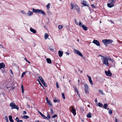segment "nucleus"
Returning <instances> with one entry per match:
<instances>
[{
	"label": "nucleus",
	"instance_id": "obj_31",
	"mask_svg": "<svg viewBox=\"0 0 122 122\" xmlns=\"http://www.w3.org/2000/svg\"><path fill=\"white\" fill-rule=\"evenodd\" d=\"M27 72L25 71L24 72H23L22 74L21 77L22 78L23 77V76L24 75H25L26 73Z\"/></svg>",
	"mask_w": 122,
	"mask_h": 122
},
{
	"label": "nucleus",
	"instance_id": "obj_56",
	"mask_svg": "<svg viewBox=\"0 0 122 122\" xmlns=\"http://www.w3.org/2000/svg\"><path fill=\"white\" fill-rule=\"evenodd\" d=\"M115 122H121L118 121L116 118L115 119Z\"/></svg>",
	"mask_w": 122,
	"mask_h": 122
},
{
	"label": "nucleus",
	"instance_id": "obj_36",
	"mask_svg": "<svg viewBox=\"0 0 122 122\" xmlns=\"http://www.w3.org/2000/svg\"><path fill=\"white\" fill-rule=\"evenodd\" d=\"M62 95L63 98V99H65V97L64 94L63 93H62Z\"/></svg>",
	"mask_w": 122,
	"mask_h": 122
},
{
	"label": "nucleus",
	"instance_id": "obj_1",
	"mask_svg": "<svg viewBox=\"0 0 122 122\" xmlns=\"http://www.w3.org/2000/svg\"><path fill=\"white\" fill-rule=\"evenodd\" d=\"M101 56L102 57V59L103 64L107 66H108L110 65V64L108 62L109 61H111L112 63H115L114 60L110 57H105L102 56Z\"/></svg>",
	"mask_w": 122,
	"mask_h": 122
},
{
	"label": "nucleus",
	"instance_id": "obj_48",
	"mask_svg": "<svg viewBox=\"0 0 122 122\" xmlns=\"http://www.w3.org/2000/svg\"><path fill=\"white\" fill-rule=\"evenodd\" d=\"M15 120H16L17 122H18L19 121V118L18 117H16V118Z\"/></svg>",
	"mask_w": 122,
	"mask_h": 122
},
{
	"label": "nucleus",
	"instance_id": "obj_47",
	"mask_svg": "<svg viewBox=\"0 0 122 122\" xmlns=\"http://www.w3.org/2000/svg\"><path fill=\"white\" fill-rule=\"evenodd\" d=\"M91 6L93 8H95V7L93 4H92L91 5Z\"/></svg>",
	"mask_w": 122,
	"mask_h": 122
},
{
	"label": "nucleus",
	"instance_id": "obj_34",
	"mask_svg": "<svg viewBox=\"0 0 122 122\" xmlns=\"http://www.w3.org/2000/svg\"><path fill=\"white\" fill-rule=\"evenodd\" d=\"M26 99L28 101L30 102L31 99L29 97H25Z\"/></svg>",
	"mask_w": 122,
	"mask_h": 122
},
{
	"label": "nucleus",
	"instance_id": "obj_59",
	"mask_svg": "<svg viewBox=\"0 0 122 122\" xmlns=\"http://www.w3.org/2000/svg\"><path fill=\"white\" fill-rule=\"evenodd\" d=\"M39 83L40 85L41 86H42L43 87L40 82Z\"/></svg>",
	"mask_w": 122,
	"mask_h": 122
},
{
	"label": "nucleus",
	"instance_id": "obj_3",
	"mask_svg": "<svg viewBox=\"0 0 122 122\" xmlns=\"http://www.w3.org/2000/svg\"><path fill=\"white\" fill-rule=\"evenodd\" d=\"M102 42L105 45H107L108 44L112 43L113 41L112 39H104L102 40Z\"/></svg>",
	"mask_w": 122,
	"mask_h": 122
},
{
	"label": "nucleus",
	"instance_id": "obj_39",
	"mask_svg": "<svg viewBox=\"0 0 122 122\" xmlns=\"http://www.w3.org/2000/svg\"><path fill=\"white\" fill-rule=\"evenodd\" d=\"M5 119L6 120L7 122H9L8 118L7 116H5Z\"/></svg>",
	"mask_w": 122,
	"mask_h": 122
},
{
	"label": "nucleus",
	"instance_id": "obj_49",
	"mask_svg": "<svg viewBox=\"0 0 122 122\" xmlns=\"http://www.w3.org/2000/svg\"><path fill=\"white\" fill-rule=\"evenodd\" d=\"M47 117L48 118H50V115L48 114V115H47Z\"/></svg>",
	"mask_w": 122,
	"mask_h": 122
},
{
	"label": "nucleus",
	"instance_id": "obj_51",
	"mask_svg": "<svg viewBox=\"0 0 122 122\" xmlns=\"http://www.w3.org/2000/svg\"><path fill=\"white\" fill-rule=\"evenodd\" d=\"M10 70L11 73L12 74V75H13V72L12 71L11 69H10Z\"/></svg>",
	"mask_w": 122,
	"mask_h": 122
},
{
	"label": "nucleus",
	"instance_id": "obj_9",
	"mask_svg": "<svg viewBox=\"0 0 122 122\" xmlns=\"http://www.w3.org/2000/svg\"><path fill=\"white\" fill-rule=\"evenodd\" d=\"M79 26L80 27H82L83 28L84 30H87L88 28L86 26L84 25H82V24L79 21Z\"/></svg>",
	"mask_w": 122,
	"mask_h": 122
},
{
	"label": "nucleus",
	"instance_id": "obj_54",
	"mask_svg": "<svg viewBox=\"0 0 122 122\" xmlns=\"http://www.w3.org/2000/svg\"><path fill=\"white\" fill-rule=\"evenodd\" d=\"M41 82H42V83L43 84H44V83H45L44 80H43V81H42Z\"/></svg>",
	"mask_w": 122,
	"mask_h": 122
},
{
	"label": "nucleus",
	"instance_id": "obj_25",
	"mask_svg": "<svg viewBox=\"0 0 122 122\" xmlns=\"http://www.w3.org/2000/svg\"><path fill=\"white\" fill-rule=\"evenodd\" d=\"M22 117L24 119H27L29 118V117L27 115H24Z\"/></svg>",
	"mask_w": 122,
	"mask_h": 122
},
{
	"label": "nucleus",
	"instance_id": "obj_60",
	"mask_svg": "<svg viewBox=\"0 0 122 122\" xmlns=\"http://www.w3.org/2000/svg\"><path fill=\"white\" fill-rule=\"evenodd\" d=\"M95 102H97V98H96L95 99Z\"/></svg>",
	"mask_w": 122,
	"mask_h": 122
},
{
	"label": "nucleus",
	"instance_id": "obj_50",
	"mask_svg": "<svg viewBox=\"0 0 122 122\" xmlns=\"http://www.w3.org/2000/svg\"><path fill=\"white\" fill-rule=\"evenodd\" d=\"M26 114V112L25 111H23V115Z\"/></svg>",
	"mask_w": 122,
	"mask_h": 122
},
{
	"label": "nucleus",
	"instance_id": "obj_42",
	"mask_svg": "<svg viewBox=\"0 0 122 122\" xmlns=\"http://www.w3.org/2000/svg\"><path fill=\"white\" fill-rule=\"evenodd\" d=\"M57 117V115L56 114L55 115H54L53 116H52V118H54L55 117Z\"/></svg>",
	"mask_w": 122,
	"mask_h": 122
},
{
	"label": "nucleus",
	"instance_id": "obj_28",
	"mask_svg": "<svg viewBox=\"0 0 122 122\" xmlns=\"http://www.w3.org/2000/svg\"><path fill=\"white\" fill-rule=\"evenodd\" d=\"M107 103H106L104 104V106H103V107L104 109H106L107 108Z\"/></svg>",
	"mask_w": 122,
	"mask_h": 122
},
{
	"label": "nucleus",
	"instance_id": "obj_41",
	"mask_svg": "<svg viewBox=\"0 0 122 122\" xmlns=\"http://www.w3.org/2000/svg\"><path fill=\"white\" fill-rule=\"evenodd\" d=\"M42 116L45 119H46L47 118V117L44 115H43H43Z\"/></svg>",
	"mask_w": 122,
	"mask_h": 122
},
{
	"label": "nucleus",
	"instance_id": "obj_27",
	"mask_svg": "<svg viewBox=\"0 0 122 122\" xmlns=\"http://www.w3.org/2000/svg\"><path fill=\"white\" fill-rule=\"evenodd\" d=\"M20 12L22 14L24 15H26V13L24 10H21Z\"/></svg>",
	"mask_w": 122,
	"mask_h": 122
},
{
	"label": "nucleus",
	"instance_id": "obj_33",
	"mask_svg": "<svg viewBox=\"0 0 122 122\" xmlns=\"http://www.w3.org/2000/svg\"><path fill=\"white\" fill-rule=\"evenodd\" d=\"M21 88L22 90V93H23L24 92V87L22 85H21Z\"/></svg>",
	"mask_w": 122,
	"mask_h": 122
},
{
	"label": "nucleus",
	"instance_id": "obj_37",
	"mask_svg": "<svg viewBox=\"0 0 122 122\" xmlns=\"http://www.w3.org/2000/svg\"><path fill=\"white\" fill-rule=\"evenodd\" d=\"M99 92L101 94H102V95H104V94L103 93V92L102 91V90H99Z\"/></svg>",
	"mask_w": 122,
	"mask_h": 122
},
{
	"label": "nucleus",
	"instance_id": "obj_11",
	"mask_svg": "<svg viewBox=\"0 0 122 122\" xmlns=\"http://www.w3.org/2000/svg\"><path fill=\"white\" fill-rule=\"evenodd\" d=\"M94 44L98 46H100V44L99 42L97 40H94L92 42Z\"/></svg>",
	"mask_w": 122,
	"mask_h": 122
},
{
	"label": "nucleus",
	"instance_id": "obj_26",
	"mask_svg": "<svg viewBox=\"0 0 122 122\" xmlns=\"http://www.w3.org/2000/svg\"><path fill=\"white\" fill-rule=\"evenodd\" d=\"M47 102L48 104L51 106H52V103L51 102V101H49Z\"/></svg>",
	"mask_w": 122,
	"mask_h": 122
},
{
	"label": "nucleus",
	"instance_id": "obj_23",
	"mask_svg": "<svg viewBox=\"0 0 122 122\" xmlns=\"http://www.w3.org/2000/svg\"><path fill=\"white\" fill-rule=\"evenodd\" d=\"M87 117L88 118H90L92 117L91 114L90 112L89 113L86 115Z\"/></svg>",
	"mask_w": 122,
	"mask_h": 122
},
{
	"label": "nucleus",
	"instance_id": "obj_61",
	"mask_svg": "<svg viewBox=\"0 0 122 122\" xmlns=\"http://www.w3.org/2000/svg\"><path fill=\"white\" fill-rule=\"evenodd\" d=\"M66 53L67 54V55H69V53L68 52H66Z\"/></svg>",
	"mask_w": 122,
	"mask_h": 122
},
{
	"label": "nucleus",
	"instance_id": "obj_30",
	"mask_svg": "<svg viewBox=\"0 0 122 122\" xmlns=\"http://www.w3.org/2000/svg\"><path fill=\"white\" fill-rule=\"evenodd\" d=\"M98 105L99 106L101 107H102L103 106V105L102 104V103H98Z\"/></svg>",
	"mask_w": 122,
	"mask_h": 122
},
{
	"label": "nucleus",
	"instance_id": "obj_64",
	"mask_svg": "<svg viewBox=\"0 0 122 122\" xmlns=\"http://www.w3.org/2000/svg\"><path fill=\"white\" fill-rule=\"evenodd\" d=\"M35 122H39L38 120H36L35 121Z\"/></svg>",
	"mask_w": 122,
	"mask_h": 122
},
{
	"label": "nucleus",
	"instance_id": "obj_44",
	"mask_svg": "<svg viewBox=\"0 0 122 122\" xmlns=\"http://www.w3.org/2000/svg\"><path fill=\"white\" fill-rule=\"evenodd\" d=\"M48 14L49 15H51L52 14V13L50 11H48L47 12Z\"/></svg>",
	"mask_w": 122,
	"mask_h": 122
},
{
	"label": "nucleus",
	"instance_id": "obj_10",
	"mask_svg": "<svg viewBox=\"0 0 122 122\" xmlns=\"http://www.w3.org/2000/svg\"><path fill=\"white\" fill-rule=\"evenodd\" d=\"M84 89L86 93L88 94L89 93V91L88 90V86L87 84L84 85Z\"/></svg>",
	"mask_w": 122,
	"mask_h": 122
},
{
	"label": "nucleus",
	"instance_id": "obj_6",
	"mask_svg": "<svg viewBox=\"0 0 122 122\" xmlns=\"http://www.w3.org/2000/svg\"><path fill=\"white\" fill-rule=\"evenodd\" d=\"M71 9H73L74 8L76 10L77 12H79L80 9L77 5L75 4L74 5H73L71 3Z\"/></svg>",
	"mask_w": 122,
	"mask_h": 122
},
{
	"label": "nucleus",
	"instance_id": "obj_20",
	"mask_svg": "<svg viewBox=\"0 0 122 122\" xmlns=\"http://www.w3.org/2000/svg\"><path fill=\"white\" fill-rule=\"evenodd\" d=\"M9 120L11 122H13L14 120L12 119V117L11 115H10L9 116Z\"/></svg>",
	"mask_w": 122,
	"mask_h": 122
},
{
	"label": "nucleus",
	"instance_id": "obj_43",
	"mask_svg": "<svg viewBox=\"0 0 122 122\" xmlns=\"http://www.w3.org/2000/svg\"><path fill=\"white\" fill-rule=\"evenodd\" d=\"M44 86L46 87H47V84L46 83H44V84H43Z\"/></svg>",
	"mask_w": 122,
	"mask_h": 122
},
{
	"label": "nucleus",
	"instance_id": "obj_53",
	"mask_svg": "<svg viewBox=\"0 0 122 122\" xmlns=\"http://www.w3.org/2000/svg\"><path fill=\"white\" fill-rule=\"evenodd\" d=\"M109 22H111L112 23H114V22L113 21H112L111 20H109Z\"/></svg>",
	"mask_w": 122,
	"mask_h": 122
},
{
	"label": "nucleus",
	"instance_id": "obj_22",
	"mask_svg": "<svg viewBox=\"0 0 122 122\" xmlns=\"http://www.w3.org/2000/svg\"><path fill=\"white\" fill-rule=\"evenodd\" d=\"M79 21H80L79 20H77L76 19H75V23L76 25H79Z\"/></svg>",
	"mask_w": 122,
	"mask_h": 122
},
{
	"label": "nucleus",
	"instance_id": "obj_15",
	"mask_svg": "<svg viewBox=\"0 0 122 122\" xmlns=\"http://www.w3.org/2000/svg\"><path fill=\"white\" fill-rule=\"evenodd\" d=\"M87 76L88 77V78L89 79V81L90 83L91 84L93 85V83L92 82V80L91 79V77L90 76H88V75H87Z\"/></svg>",
	"mask_w": 122,
	"mask_h": 122
},
{
	"label": "nucleus",
	"instance_id": "obj_5",
	"mask_svg": "<svg viewBox=\"0 0 122 122\" xmlns=\"http://www.w3.org/2000/svg\"><path fill=\"white\" fill-rule=\"evenodd\" d=\"M9 105L12 109H17L18 110L19 108L16 105H15V103L11 102Z\"/></svg>",
	"mask_w": 122,
	"mask_h": 122
},
{
	"label": "nucleus",
	"instance_id": "obj_7",
	"mask_svg": "<svg viewBox=\"0 0 122 122\" xmlns=\"http://www.w3.org/2000/svg\"><path fill=\"white\" fill-rule=\"evenodd\" d=\"M70 112H72L74 115L75 116L76 115V110L74 108L73 106H71L69 108Z\"/></svg>",
	"mask_w": 122,
	"mask_h": 122
},
{
	"label": "nucleus",
	"instance_id": "obj_52",
	"mask_svg": "<svg viewBox=\"0 0 122 122\" xmlns=\"http://www.w3.org/2000/svg\"><path fill=\"white\" fill-rule=\"evenodd\" d=\"M38 112L39 113V114H40V115L42 116L43 114H42L39 111H38Z\"/></svg>",
	"mask_w": 122,
	"mask_h": 122
},
{
	"label": "nucleus",
	"instance_id": "obj_29",
	"mask_svg": "<svg viewBox=\"0 0 122 122\" xmlns=\"http://www.w3.org/2000/svg\"><path fill=\"white\" fill-rule=\"evenodd\" d=\"M50 3H49L48 4L46 5V7L48 9H49L50 8Z\"/></svg>",
	"mask_w": 122,
	"mask_h": 122
},
{
	"label": "nucleus",
	"instance_id": "obj_17",
	"mask_svg": "<svg viewBox=\"0 0 122 122\" xmlns=\"http://www.w3.org/2000/svg\"><path fill=\"white\" fill-rule=\"evenodd\" d=\"M58 53L59 56L61 57L62 56L63 52L62 51H59L58 52Z\"/></svg>",
	"mask_w": 122,
	"mask_h": 122
},
{
	"label": "nucleus",
	"instance_id": "obj_8",
	"mask_svg": "<svg viewBox=\"0 0 122 122\" xmlns=\"http://www.w3.org/2000/svg\"><path fill=\"white\" fill-rule=\"evenodd\" d=\"M73 50L74 52L75 53L77 54L82 58H84L82 54L78 50L75 49Z\"/></svg>",
	"mask_w": 122,
	"mask_h": 122
},
{
	"label": "nucleus",
	"instance_id": "obj_14",
	"mask_svg": "<svg viewBox=\"0 0 122 122\" xmlns=\"http://www.w3.org/2000/svg\"><path fill=\"white\" fill-rule=\"evenodd\" d=\"M82 4L84 6H88L89 5L87 4V2L86 1L83 0L82 2Z\"/></svg>",
	"mask_w": 122,
	"mask_h": 122
},
{
	"label": "nucleus",
	"instance_id": "obj_24",
	"mask_svg": "<svg viewBox=\"0 0 122 122\" xmlns=\"http://www.w3.org/2000/svg\"><path fill=\"white\" fill-rule=\"evenodd\" d=\"M73 88L74 89L75 91L77 93L78 95H79L78 94V91L77 90V88L75 86L73 87Z\"/></svg>",
	"mask_w": 122,
	"mask_h": 122
},
{
	"label": "nucleus",
	"instance_id": "obj_63",
	"mask_svg": "<svg viewBox=\"0 0 122 122\" xmlns=\"http://www.w3.org/2000/svg\"><path fill=\"white\" fill-rule=\"evenodd\" d=\"M0 48L2 47V48H3V46L1 45H0Z\"/></svg>",
	"mask_w": 122,
	"mask_h": 122
},
{
	"label": "nucleus",
	"instance_id": "obj_38",
	"mask_svg": "<svg viewBox=\"0 0 122 122\" xmlns=\"http://www.w3.org/2000/svg\"><path fill=\"white\" fill-rule=\"evenodd\" d=\"M109 109V113L110 114H112V110L109 109V108L108 109Z\"/></svg>",
	"mask_w": 122,
	"mask_h": 122
},
{
	"label": "nucleus",
	"instance_id": "obj_21",
	"mask_svg": "<svg viewBox=\"0 0 122 122\" xmlns=\"http://www.w3.org/2000/svg\"><path fill=\"white\" fill-rule=\"evenodd\" d=\"M46 60L48 63L50 64L51 62V60L50 58H47Z\"/></svg>",
	"mask_w": 122,
	"mask_h": 122
},
{
	"label": "nucleus",
	"instance_id": "obj_55",
	"mask_svg": "<svg viewBox=\"0 0 122 122\" xmlns=\"http://www.w3.org/2000/svg\"><path fill=\"white\" fill-rule=\"evenodd\" d=\"M46 102H47L49 101V100L48 99V97H47L46 98Z\"/></svg>",
	"mask_w": 122,
	"mask_h": 122
},
{
	"label": "nucleus",
	"instance_id": "obj_12",
	"mask_svg": "<svg viewBox=\"0 0 122 122\" xmlns=\"http://www.w3.org/2000/svg\"><path fill=\"white\" fill-rule=\"evenodd\" d=\"M105 72L107 76H111L112 75L110 71L109 70H108L107 71H105Z\"/></svg>",
	"mask_w": 122,
	"mask_h": 122
},
{
	"label": "nucleus",
	"instance_id": "obj_2",
	"mask_svg": "<svg viewBox=\"0 0 122 122\" xmlns=\"http://www.w3.org/2000/svg\"><path fill=\"white\" fill-rule=\"evenodd\" d=\"M32 10L33 12L41 13L44 15H46L45 13L42 10L38 9H35L34 8H32Z\"/></svg>",
	"mask_w": 122,
	"mask_h": 122
},
{
	"label": "nucleus",
	"instance_id": "obj_62",
	"mask_svg": "<svg viewBox=\"0 0 122 122\" xmlns=\"http://www.w3.org/2000/svg\"><path fill=\"white\" fill-rule=\"evenodd\" d=\"M18 122H22V120H19Z\"/></svg>",
	"mask_w": 122,
	"mask_h": 122
},
{
	"label": "nucleus",
	"instance_id": "obj_18",
	"mask_svg": "<svg viewBox=\"0 0 122 122\" xmlns=\"http://www.w3.org/2000/svg\"><path fill=\"white\" fill-rule=\"evenodd\" d=\"M5 66L4 64L3 63H0V69L4 68Z\"/></svg>",
	"mask_w": 122,
	"mask_h": 122
},
{
	"label": "nucleus",
	"instance_id": "obj_13",
	"mask_svg": "<svg viewBox=\"0 0 122 122\" xmlns=\"http://www.w3.org/2000/svg\"><path fill=\"white\" fill-rule=\"evenodd\" d=\"M33 12L30 10H28L26 13V15L28 16H30L33 15Z\"/></svg>",
	"mask_w": 122,
	"mask_h": 122
},
{
	"label": "nucleus",
	"instance_id": "obj_16",
	"mask_svg": "<svg viewBox=\"0 0 122 122\" xmlns=\"http://www.w3.org/2000/svg\"><path fill=\"white\" fill-rule=\"evenodd\" d=\"M30 30L31 32H33L34 33H35L36 32V30L31 28H30Z\"/></svg>",
	"mask_w": 122,
	"mask_h": 122
},
{
	"label": "nucleus",
	"instance_id": "obj_57",
	"mask_svg": "<svg viewBox=\"0 0 122 122\" xmlns=\"http://www.w3.org/2000/svg\"><path fill=\"white\" fill-rule=\"evenodd\" d=\"M27 107L29 108H30V105H28V104H27Z\"/></svg>",
	"mask_w": 122,
	"mask_h": 122
},
{
	"label": "nucleus",
	"instance_id": "obj_4",
	"mask_svg": "<svg viewBox=\"0 0 122 122\" xmlns=\"http://www.w3.org/2000/svg\"><path fill=\"white\" fill-rule=\"evenodd\" d=\"M115 1V0H109L110 3L107 4V6L110 8H111L114 6V4Z\"/></svg>",
	"mask_w": 122,
	"mask_h": 122
},
{
	"label": "nucleus",
	"instance_id": "obj_40",
	"mask_svg": "<svg viewBox=\"0 0 122 122\" xmlns=\"http://www.w3.org/2000/svg\"><path fill=\"white\" fill-rule=\"evenodd\" d=\"M58 27L59 29H62V27L61 25H59L58 26Z\"/></svg>",
	"mask_w": 122,
	"mask_h": 122
},
{
	"label": "nucleus",
	"instance_id": "obj_46",
	"mask_svg": "<svg viewBox=\"0 0 122 122\" xmlns=\"http://www.w3.org/2000/svg\"><path fill=\"white\" fill-rule=\"evenodd\" d=\"M56 86L57 88H58L59 87V86H58V83L57 82L56 83Z\"/></svg>",
	"mask_w": 122,
	"mask_h": 122
},
{
	"label": "nucleus",
	"instance_id": "obj_19",
	"mask_svg": "<svg viewBox=\"0 0 122 122\" xmlns=\"http://www.w3.org/2000/svg\"><path fill=\"white\" fill-rule=\"evenodd\" d=\"M49 37V35L47 33H46L45 34L44 37L45 40H46Z\"/></svg>",
	"mask_w": 122,
	"mask_h": 122
},
{
	"label": "nucleus",
	"instance_id": "obj_35",
	"mask_svg": "<svg viewBox=\"0 0 122 122\" xmlns=\"http://www.w3.org/2000/svg\"><path fill=\"white\" fill-rule=\"evenodd\" d=\"M54 102H60V101L59 99L57 100L55 99L54 100Z\"/></svg>",
	"mask_w": 122,
	"mask_h": 122
},
{
	"label": "nucleus",
	"instance_id": "obj_32",
	"mask_svg": "<svg viewBox=\"0 0 122 122\" xmlns=\"http://www.w3.org/2000/svg\"><path fill=\"white\" fill-rule=\"evenodd\" d=\"M38 78L41 81H43L44 80L43 79L42 77L41 76H39L38 77Z\"/></svg>",
	"mask_w": 122,
	"mask_h": 122
},
{
	"label": "nucleus",
	"instance_id": "obj_58",
	"mask_svg": "<svg viewBox=\"0 0 122 122\" xmlns=\"http://www.w3.org/2000/svg\"><path fill=\"white\" fill-rule=\"evenodd\" d=\"M50 51H53V49H52V48H50Z\"/></svg>",
	"mask_w": 122,
	"mask_h": 122
},
{
	"label": "nucleus",
	"instance_id": "obj_45",
	"mask_svg": "<svg viewBox=\"0 0 122 122\" xmlns=\"http://www.w3.org/2000/svg\"><path fill=\"white\" fill-rule=\"evenodd\" d=\"M50 111H51V113L52 114H53V110L52 109H50Z\"/></svg>",
	"mask_w": 122,
	"mask_h": 122
}]
</instances>
